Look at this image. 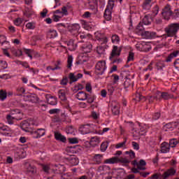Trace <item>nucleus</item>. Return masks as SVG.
<instances>
[{
    "instance_id": "18",
    "label": "nucleus",
    "mask_w": 179,
    "mask_h": 179,
    "mask_svg": "<svg viewBox=\"0 0 179 179\" xmlns=\"http://www.w3.org/2000/svg\"><path fill=\"white\" fill-rule=\"evenodd\" d=\"M93 46L90 43H87L82 46V50L84 54H87L92 51Z\"/></svg>"
},
{
    "instance_id": "43",
    "label": "nucleus",
    "mask_w": 179,
    "mask_h": 179,
    "mask_svg": "<svg viewBox=\"0 0 179 179\" xmlns=\"http://www.w3.org/2000/svg\"><path fill=\"white\" fill-rule=\"evenodd\" d=\"M89 5L92 7V9H94L97 5V0H90Z\"/></svg>"
},
{
    "instance_id": "6",
    "label": "nucleus",
    "mask_w": 179,
    "mask_h": 179,
    "mask_svg": "<svg viewBox=\"0 0 179 179\" xmlns=\"http://www.w3.org/2000/svg\"><path fill=\"white\" fill-rule=\"evenodd\" d=\"M20 110L19 109H13L10 110V115H7V121L8 122V124H13V120H17V121H19V120H22V118H19L15 115H16V114H20Z\"/></svg>"
},
{
    "instance_id": "9",
    "label": "nucleus",
    "mask_w": 179,
    "mask_h": 179,
    "mask_svg": "<svg viewBox=\"0 0 179 179\" xmlns=\"http://www.w3.org/2000/svg\"><path fill=\"white\" fill-rule=\"evenodd\" d=\"M25 167L27 169V173L28 174H36L37 173V169L36 168V166H34V165H31V164L27 162L25 164Z\"/></svg>"
},
{
    "instance_id": "14",
    "label": "nucleus",
    "mask_w": 179,
    "mask_h": 179,
    "mask_svg": "<svg viewBox=\"0 0 179 179\" xmlns=\"http://www.w3.org/2000/svg\"><path fill=\"white\" fill-rule=\"evenodd\" d=\"M156 35V32L154 31H145L141 33V36H143V37H145V38L148 39L155 38Z\"/></svg>"
},
{
    "instance_id": "26",
    "label": "nucleus",
    "mask_w": 179,
    "mask_h": 179,
    "mask_svg": "<svg viewBox=\"0 0 179 179\" xmlns=\"http://www.w3.org/2000/svg\"><path fill=\"white\" fill-rule=\"evenodd\" d=\"M47 36H48V38H55V37H57V36H58V34L57 33L56 30L50 29L47 32Z\"/></svg>"
},
{
    "instance_id": "56",
    "label": "nucleus",
    "mask_w": 179,
    "mask_h": 179,
    "mask_svg": "<svg viewBox=\"0 0 179 179\" xmlns=\"http://www.w3.org/2000/svg\"><path fill=\"white\" fill-rule=\"evenodd\" d=\"M134 150H139V144L135 141L131 142Z\"/></svg>"
},
{
    "instance_id": "7",
    "label": "nucleus",
    "mask_w": 179,
    "mask_h": 179,
    "mask_svg": "<svg viewBox=\"0 0 179 179\" xmlns=\"http://www.w3.org/2000/svg\"><path fill=\"white\" fill-rule=\"evenodd\" d=\"M113 8H114V0H108V6L104 13V17L106 20H111V10Z\"/></svg>"
},
{
    "instance_id": "30",
    "label": "nucleus",
    "mask_w": 179,
    "mask_h": 179,
    "mask_svg": "<svg viewBox=\"0 0 179 179\" xmlns=\"http://www.w3.org/2000/svg\"><path fill=\"white\" fill-rule=\"evenodd\" d=\"M178 144V141H177V139L176 138H172L169 141V145L170 146V148H176V146H177Z\"/></svg>"
},
{
    "instance_id": "19",
    "label": "nucleus",
    "mask_w": 179,
    "mask_h": 179,
    "mask_svg": "<svg viewBox=\"0 0 179 179\" xmlns=\"http://www.w3.org/2000/svg\"><path fill=\"white\" fill-rule=\"evenodd\" d=\"M161 152L162 153H169L170 152V145L169 143L164 142L161 145Z\"/></svg>"
},
{
    "instance_id": "36",
    "label": "nucleus",
    "mask_w": 179,
    "mask_h": 179,
    "mask_svg": "<svg viewBox=\"0 0 179 179\" xmlns=\"http://www.w3.org/2000/svg\"><path fill=\"white\" fill-rule=\"evenodd\" d=\"M99 171H110V170H111V168H110V166L107 165H103L99 167Z\"/></svg>"
},
{
    "instance_id": "20",
    "label": "nucleus",
    "mask_w": 179,
    "mask_h": 179,
    "mask_svg": "<svg viewBox=\"0 0 179 179\" xmlns=\"http://www.w3.org/2000/svg\"><path fill=\"white\" fill-rule=\"evenodd\" d=\"M104 164H117V157H113L105 159L103 162Z\"/></svg>"
},
{
    "instance_id": "57",
    "label": "nucleus",
    "mask_w": 179,
    "mask_h": 179,
    "mask_svg": "<svg viewBox=\"0 0 179 179\" xmlns=\"http://www.w3.org/2000/svg\"><path fill=\"white\" fill-rule=\"evenodd\" d=\"M13 54H15V57H22V55H23V52L21 50H17L14 51Z\"/></svg>"
},
{
    "instance_id": "5",
    "label": "nucleus",
    "mask_w": 179,
    "mask_h": 179,
    "mask_svg": "<svg viewBox=\"0 0 179 179\" xmlns=\"http://www.w3.org/2000/svg\"><path fill=\"white\" fill-rule=\"evenodd\" d=\"M106 69H107V66H106V62H98L95 66V73L97 76L103 75Z\"/></svg>"
},
{
    "instance_id": "62",
    "label": "nucleus",
    "mask_w": 179,
    "mask_h": 179,
    "mask_svg": "<svg viewBox=\"0 0 179 179\" xmlns=\"http://www.w3.org/2000/svg\"><path fill=\"white\" fill-rule=\"evenodd\" d=\"M160 118V113L157 112L152 115V120H159Z\"/></svg>"
},
{
    "instance_id": "40",
    "label": "nucleus",
    "mask_w": 179,
    "mask_h": 179,
    "mask_svg": "<svg viewBox=\"0 0 179 179\" xmlns=\"http://www.w3.org/2000/svg\"><path fill=\"white\" fill-rule=\"evenodd\" d=\"M105 51H106V49L103 46H98L96 48V52L99 54V55H101V54H104Z\"/></svg>"
},
{
    "instance_id": "15",
    "label": "nucleus",
    "mask_w": 179,
    "mask_h": 179,
    "mask_svg": "<svg viewBox=\"0 0 179 179\" xmlns=\"http://www.w3.org/2000/svg\"><path fill=\"white\" fill-rule=\"evenodd\" d=\"M66 170V169H65V166L62 165H55V167L53 169V171L57 174H64Z\"/></svg>"
},
{
    "instance_id": "2",
    "label": "nucleus",
    "mask_w": 179,
    "mask_h": 179,
    "mask_svg": "<svg viewBox=\"0 0 179 179\" xmlns=\"http://www.w3.org/2000/svg\"><path fill=\"white\" fill-rule=\"evenodd\" d=\"M122 50V49L121 48H118V46L117 45H113V50L109 57V59L112 61V64H120L122 62V60L120 58L113 60V58H114V57H120V55H121Z\"/></svg>"
},
{
    "instance_id": "17",
    "label": "nucleus",
    "mask_w": 179,
    "mask_h": 179,
    "mask_svg": "<svg viewBox=\"0 0 179 179\" xmlns=\"http://www.w3.org/2000/svg\"><path fill=\"white\" fill-rule=\"evenodd\" d=\"M55 139L59 142H62L63 143L66 142V137H65L64 135H62L59 132H55Z\"/></svg>"
},
{
    "instance_id": "28",
    "label": "nucleus",
    "mask_w": 179,
    "mask_h": 179,
    "mask_svg": "<svg viewBox=\"0 0 179 179\" xmlns=\"http://www.w3.org/2000/svg\"><path fill=\"white\" fill-rule=\"evenodd\" d=\"M8 96V93H6V91H4L3 90H0V100L1 101H3V100L6 99V97Z\"/></svg>"
},
{
    "instance_id": "58",
    "label": "nucleus",
    "mask_w": 179,
    "mask_h": 179,
    "mask_svg": "<svg viewBox=\"0 0 179 179\" xmlns=\"http://www.w3.org/2000/svg\"><path fill=\"white\" fill-rule=\"evenodd\" d=\"M21 23H23V21L21 18L19 17L14 21V24H15V26H20Z\"/></svg>"
},
{
    "instance_id": "16",
    "label": "nucleus",
    "mask_w": 179,
    "mask_h": 179,
    "mask_svg": "<svg viewBox=\"0 0 179 179\" xmlns=\"http://www.w3.org/2000/svg\"><path fill=\"white\" fill-rule=\"evenodd\" d=\"M87 96L89 95L87 93L83 91H80L76 95V97L78 99V100L83 101L85 100H87Z\"/></svg>"
},
{
    "instance_id": "50",
    "label": "nucleus",
    "mask_w": 179,
    "mask_h": 179,
    "mask_svg": "<svg viewBox=\"0 0 179 179\" xmlns=\"http://www.w3.org/2000/svg\"><path fill=\"white\" fill-rule=\"evenodd\" d=\"M160 96H162V92L157 91L155 94V96H153V99H155V100H162V97H160Z\"/></svg>"
},
{
    "instance_id": "4",
    "label": "nucleus",
    "mask_w": 179,
    "mask_h": 179,
    "mask_svg": "<svg viewBox=\"0 0 179 179\" xmlns=\"http://www.w3.org/2000/svg\"><path fill=\"white\" fill-rule=\"evenodd\" d=\"M24 101H29L33 104H40L43 101L40 100L38 96L36 94L29 93L27 95H23Z\"/></svg>"
},
{
    "instance_id": "12",
    "label": "nucleus",
    "mask_w": 179,
    "mask_h": 179,
    "mask_svg": "<svg viewBox=\"0 0 179 179\" xmlns=\"http://www.w3.org/2000/svg\"><path fill=\"white\" fill-rule=\"evenodd\" d=\"M64 159L70 162L73 166H78V164H79V159H78L75 155H69L68 157H65Z\"/></svg>"
},
{
    "instance_id": "3",
    "label": "nucleus",
    "mask_w": 179,
    "mask_h": 179,
    "mask_svg": "<svg viewBox=\"0 0 179 179\" xmlns=\"http://www.w3.org/2000/svg\"><path fill=\"white\" fill-rule=\"evenodd\" d=\"M179 30V23H172L165 28L164 31L168 37H174Z\"/></svg>"
},
{
    "instance_id": "61",
    "label": "nucleus",
    "mask_w": 179,
    "mask_h": 179,
    "mask_svg": "<svg viewBox=\"0 0 179 179\" xmlns=\"http://www.w3.org/2000/svg\"><path fill=\"white\" fill-rule=\"evenodd\" d=\"M60 110L58 108H55V109H50L49 110L50 114H58L59 113Z\"/></svg>"
},
{
    "instance_id": "41",
    "label": "nucleus",
    "mask_w": 179,
    "mask_h": 179,
    "mask_svg": "<svg viewBox=\"0 0 179 179\" xmlns=\"http://www.w3.org/2000/svg\"><path fill=\"white\" fill-rule=\"evenodd\" d=\"M125 155H129L131 159H135V152H134L132 150H130L129 151H126Z\"/></svg>"
},
{
    "instance_id": "38",
    "label": "nucleus",
    "mask_w": 179,
    "mask_h": 179,
    "mask_svg": "<svg viewBox=\"0 0 179 179\" xmlns=\"http://www.w3.org/2000/svg\"><path fill=\"white\" fill-rule=\"evenodd\" d=\"M48 103L50 104V106H57V99L51 97L48 100Z\"/></svg>"
},
{
    "instance_id": "32",
    "label": "nucleus",
    "mask_w": 179,
    "mask_h": 179,
    "mask_svg": "<svg viewBox=\"0 0 179 179\" xmlns=\"http://www.w3.org/2000/svg\"><path fill=\"white\" fill-rule=\"evenodd\" d=\"M162 15L165 20H170V16L173 15V11H169L166 13H162Z\"/></svg>"
},
{
    "instance_id": "53",
    "label": "nucleus",
    "mask_w": 179,
    "mask_h": 179,
    "mask_svg": "<svg viewBox=\"0 0 179 179\" xmlns=\"http://www.w3.org/2000/svg\"><path fill=\"white\" fill-rule=\"evenodd\" d=\"M47 13H48V10L47 9V8H44L43 10V11H41V13H40V15H41V17H47Z\"/></svg>"
},
{
    "instance_id": "59",
    "label": "nucleus",
    "mask_w": 179,
    "mask_h": 179,
    "mask_svg": "<svg viewBox=\"0 0 179 179\" xmlns=\"http://www.w3.org/2000/svg\"><path fill=\"white\" fill-rule=\"evenodd\" d=\"M69 141L70 142V143H72V144L79 143V141H78V138H69Z\"/></svg>"
},
{
    "instance_id": "27",
    "label": "nucleus",
    "mask_w": 179,
    "mask_h": 179,
    "mask_svg": "<svg viewBox=\"0 0 179 179\" xmlns=\"http://www.w3.org/2000/svg\"><path fill=\"white\" fill-rule=\"evenodd\" d=\"M161 100L163 99L164 100H169V99H173V96L171 94H169L168 92H161Z\"/></svg>"
},
{
    "instance_id": "45",
    "label": "nucleus",
    "mask_w": 179,
    "mask_h": 179,
    "mask_svg": "<svg viewBox=\"0 0 179 179\" xmlns=\"http://www.w3.org/2000/svg\"><path fill=\"white\" fill-rule=\"evenodd\" d=\"M135 57V54L132 52H129V56L127 58V62H130V61H134Z\"/></svg>"
},
{
    "instance_id": "52",
    "label": "nucleus",
    "mask_w": 179,
    "mask_h": 179,
    "mask_svg": "<svg viewBox=\"0 0 179 179\" xmlns=\"http://www.w3.org/2000/svg\"><path fill=\"white\" fill-rule=\"evenodd\" d=\"M131 79H129V78H127L125 81H124V88L125 89H127V88H128V87L130 85H131Z\"/></svg>"
},
{
    "instance_id": "48",
    "label": "nucleus",
    "mask_w": 179,
    "mask_h": 179,
    "mask_svg": "<svg viewBox=\"0 0 179 179\" xmlns=\"http://www.w3.org/2000/svg\"><path fill=\"white\" fill-rule=\"evenodd\" d=\"M167 12H171V8H170V4H167L164 8L162 10V13H167Z\"/></svg>"
},
{
    "instance_id": "8",
    "label": "nucleus",
    "mask_w": 179,
    "mask_h": 179,
    "mask_svg": "<svg viewBox=\"0 0 179 179\" xmlns=\"http://www.w3.org/2000/svg\"><path fill=\"white\" fill-rule=\"evenodd\" d=\"M90 128H92L91 124H83L80 127L79 131L81 132L82 135H86L87 134H90V132H92Z\"/></svg>"
},
{
    "instance_id": "34",
    "label": "nucleus",
    "mask_w": 179,
    "mask_h": 179,
    "mask_svg": "<svg viewBox=\"0 0 179 179\" xmlns=\"http://www.w3.org/2000/svg\"><path fill=\"white\" fill-rule=\"evenodd\" d=\"M156 66L158 71H163V68L166 67V64L163 62H159L156 64Z\"/></svg>"
},
{
    "instance_id": "37",
    "label": "nucleus",
    "mask_w": 179,
    "mask_h": 179,
    "mask_svg": "<svg viewBox=\"0 0 179 179\" xmlns=\"http://www.w3.org/2000/svg\"><path fill=\"white\" fill-rule=\"evenodd\" d=\"M6 68H8V63H6V61L1 60L0 61V71L6 69Z\"/></svg>"
},
{
    "instance_id": "35",
    "label": "nucleus",
    "mask_w": 179,
    "mask_h": 179,
    "mask_svg": "<svg viewBox=\"0 0 179 179\" xmlns=\"http://www.w3.org/2000/svg\"><path fill=\"white\" fill-rule=\"evenodd\" d=\"M107 148H108V142H103L101 144V152H106V150H107Z\"/></svg>"
},
{
    "instance_id": "33",
    "label": "nucleus",
    "mask_w": 179,
    "mask_h": 179,
    "mask_svg": "<svg viewBox=\"0 0 179 179\" xmlns=\"http://www.w3.org/2000/svg\"><path fill=\"white\" fill-rule=\"evenodd\" d=\"M26 92V90L23 88V87H19L17 88V96H23L24 94V92Z\"/></svg>"
},
{
    "instance_id": "49",
    "label": "nucleus",
    "mask_w": 179,
    "mask_h": 179,
    "mask_svg": "<svg viewBox=\"0 0 179 179\" xmlns=\"http://www.w3.org/2000/svg\"><path fill=\"white\" fill-rule=\"evenodd\" d=\"M152 13H154L153 16H157V13H159V6L156 5L152 9Z\"/></svg>"
},
{
    "instance_id": "21",
    "label": "nucleus",
    "mask_w": 179,
    "mask_h": 179,
    "mask_svg": "<svg viewBox=\"0 0 179 179\" xmlns=\"http://www.w3.org/2000/svg\"><path fill=\"white\" fill-rule=\"evenodd\" d=\"M103 156V155L101 154H96L93 157V162H94L96 164H101Z\"/></svg>"
},
{
    "instance_id": "60",
    "label": "nucleus",
    "mask_w": 179,
    "mask_h": 179,
    "mask_svg": "<svg viewBox=\"0 0 179 179\" xmlns=\"http://www.w3.org/2000/svg\"><path fill=\"white\" fill-rule=\"evenodd\" d=\"M85 89L87 92H89L90 93L92 92V84L87 83L85 85Z\"/></svg>"
},
{
    "instance_id": "44",
    "label": "nucleus",
    "mask_w": 179,
    "mask_h": 179,
    "mask_svg": "<svg viewBox=\"0 0 179 179\" xmlns=\"http://www.w3.org/2000/svg\"><path fill=\"white\" fill-rule=\"evenodd\" d=\"M36 131H38L39 138H41V136H44V135H45V130H44V129H38Z\"/></svg>"
},
{
    "instance_id": "29",
    "label": "nucleus",
    "mask_w": 179,
    "mask_h": 179,
    "mask_svg": "<svg viewBox=\"0 0 179 179\" xmlns=\"http://www.w3.org/2000/svg\"><path fill=\"white\" fill-rule=\"evenodd\" d=\"M149 17H152V16H150V15H145V17L143 19V24H145L146 26H148L152 23V22L149 20Z\"/></svg>"
},
{
    "instance_id": "51",
    "label": "nucleus",
    "mask_w": 179,
    "mask_h": 179,
    "mask_svg": "<svg viewBox=\"0 0 179 179\" xmlns=\"http://www.w3.org/2000/svg\"><path fill=\"white\" fill-rule=\"evenodd\" d=\"M136 30H138V31H143L145 30V28L143 27V24L142 22H140L137 25Z\"/></svg>"
},
{
    "instance_id": "11",
    "label": "nucleus",
    "mask_w": 179,
    "mask_h": 179,
    "mask_svg": "<svg viewBox=\"0 0 179 179\" xmlns=\"http://www.w3.org/2000/svg\"><path fill=\"white\" fill-rule=\"evenodd\" d=\"M79 29H80V25H79V24H73L69 27V31L73 36H76V34L79 33Z\"/></svg>"
},
{
    "instance_id": "47",
    "label": "nucleus",
    "mask_w": 179,
    "mask_h": 179,
    "mask_svg": "<svg viewBox=\"0 0 179 179\" xmlns=\"http://www.w3.org/2000/svg\"><path fill=\"white\" fill-rule=\"evenodd\" d=\"M93 142H95V143H100V139L97 136L92 137L90 143H93Z\"/></svg>"
},
{
    "instance_id": "24",
    "label": "nucleus",
    "mask_w": 179,
    "mask_h": 179,
    "mask_svg": "<svg viewBox=\"0 0 179 179\" xmlns=\"http://www.w3.org/2000/svg\"><path fill=\"white\" fill-rule=\"evenodd\" d=\"M29 127H30V123H29V122L27 120H24L20 123V127L23 131H25V132L29 131Z\"/></svg>"
},
{
    "instance_id": "39",
    "label": "nucleus",
    "mask_w": 179,
    "mask_h": 179,
    "mask_svg": "<svg viewBox=\"0 0 179 179\" xmlns=\"http://www.w3.org/2000/svg\"><path fill=\"white\" fill-rule=\"evenodd\" d=\"M26 27L29 30H34V29H36V24L34 22H28L26 24Z\"/></svg>"
},
{
    "instance_id": "63",
    "label": "nucleus",
    "mask_w": 179,
    "mask_h": 179,
    "mask_svg": "<svg viewBox=\"0 0 179 179\" xmlns=\"http://www.w3.org/2000/svg\"><path fill=\"white\" fill-rule=\"evenodd\" d=\"M173 66L176 68V69H179V58L175 60L173 62Z\"/></svg>"
},
{
    "instance_id": "64",
    "label": "nucleus",
    "mask_w": 179,
    "mask_h": 179,
    "mask_svg": "<svg viewBox=\"0 0 179 179\" xmlns=\"http://www.w3.org/2000/svg\"><path fill=\"white\" fill-rule=\"evenodd\" d=\"M61 12L63 15H68V9L66 8V6H63L62 8Z\"/></svg>"
},
{
    "instance_id": "54",
    "label": "nucleus",
    "mask_w": 179,
    "mask_h": 179,
    "mask_svg": "<svg viewBox=\"0 0 179 179\" xmlns=\"http://www.w3.org/2000/svg\"><path fill=\"white\" fill-rule=\"evenodd\" d=\"M60 85H62V86H66V85H68V77L64 78L61 80Z\"/></svg>"
},
{
    "instance_id": "13",
    "label": "nucleus",
    "mask_w": 179,
    "mask_h": 179,
    "mask_svg": "<svg viewBox=\"0 0 179 179\" xmlns=\"http://www.w3.org/2000/svg\"><path fill=\"white\" fill-rule=\"evenodd\" d=\"M111 110L114 115H118L120 114V103L116 101H112Z\"/></svg>"
},
{
    "instance_id": "10",
    "label": "nucleus",
    "mask_w": 179,
    "mask_h": 179,
    "mask_svg": "<svg viewBox=\"0 0 179 179\" xmlns=\"http://www.w3.org/2000/svg\"><path fill=\"white\" fill-rule=\"evenodd\" d=\"M177 125H178V123L177 122L167 123L164 125L163 130L166 132H167V131H173L174 128H177Z\"/></svg>"
},
{
    "instance_id": "42",
    "label": "nucleus",
    "mask_w": 179,
    "mask_h": 179,
    "mask_svg": "<svg viewBox=\"0 0 179 179\" xmlns=\"http://www.w3.org/2000/svg\"><path fill=\"white\" fill-rule=\"evenodd\" d=\"M69 78L70 80H72V82H78V78H76V76L73 73H70L69 75Z\"/></svg>"
},
{
    "instance_id": "46",
    "label": "nucleus",
    "mask_w": 179,
    "mask_h": 179,
    "mask_svg": "<svg viewBox=\"0 0 179 179\" xmlns=\"http://www.w3.org/2000/svg\"><path fill=\"white\" fill-rule=\"evenodd\" d=\"M127 143V138H124V141L122 143H119L115 145L116 149H120V148H124Z\"/></svg>"
},
{
    "instance_id": "1",
    "label": "nucleus",
    "mask_w": 179,
    "mask_h": 179,
    "mask_svg": "<svg viewBox=\"0 0 179 179\" xmlns=\"http://www.w3.org/2000/svg\"><path fill=\"white\" fill-rule=\"evenodd\" d=\"M176 171L173 168H171L168 169L162 175V173H155L153 174L151 177L148 178V179H166L169 178L170 176H173L176 174Z\"/></svg>"
},
{
    "instance_id": "55",
    "label": "nucleus",
    "mask_w": 179,
    "mask_h": 179,
    "mask_svg": "<svg viewBox=\"0 0 179 179\" xmlns=\"http://www.w3.org/2000/svg\"><path fill=\"white\" fill-rule=\"evenodd\" d=\"M120 41V37L118 35H113L112 36V43H118Z\"/></svg>"
},
{
    "instance_id": "25",
    "label": "nucleus",
    "mask_w": 179,
    "mask_h": 179,
    "mask_svg": "<svg viewBox=\"0 0 179 179\" xmlns=\"http://www.w3.org/2000/svg\"><path fill=\"white\" fill-rule=\"evenodd\" d=\"M118 163H122L123 166H126V167H127L129 163H131V160L124 157L119 158L117 157V164Z\"/></svg>"
},
{
    "instance_id": "31",
    "label": "nucleus",
    "mask_w": 179,
    "mask_h": 179,
    "mask_svg": "<svg viewBox=\"0 0 179 179\" xmlns=\"http://www.w3.org/2000/svg\"><path fill=\"white\" fill-rule=\"evenodd\" d=\"M73 62V57H72V55H69L68 57V59H67V68L69 69H72V62Z\"/></svg>"
},
{
    "instance_id": "22",
    "label": "nucleus",
    "mask_w": 179,
    "mask_h": 179,
    "mask_svg": "<svg viewBox=\"0 0 179 179\" xmlns=\"http://www.w3.org/2000/svg\"><path fill=\"white\" fill-rule=\"evenodd\" d=\"M67 45H68L69 50L70 51H75V50H76V47H78V45L76 44H75V41H73V39H71L67 43Z\"/></svg>"
},
{
    "instance_id": "23",
    "label": "nucleus",
    "mask_w": 179,
    "mask_h": 179,
    "mask_svg": "<svg viewBox=\"0 0 179 179\" xmlns=\"http://www.w3.org/2000/svg\"><path fill=\"white\" fill-rule=\"evenodd\" d=\"M58 96L62 101H66V94L65 93L64 90H59L58 91Z\"/></svg>"
}]
</instances>
